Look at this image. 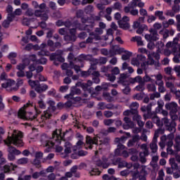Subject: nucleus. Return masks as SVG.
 <instances>
[{"label": "nucleus", "mask_w": 180, "mask_h": 180, "mask_svg": "<svg viewBox=\"0 0 180 180\" xmlns=\"http://www.w3.org/2000/svg\"><path fill=\"white\" fill-rule=\"evenodd\" d=\"M22 137H23V134L20 131H18L14 129L13 131L11 136H8V138L4 140L5 144L8 146L7 151L8 158L9 161H13L15 158V155H20L22 153L20 150L16 149V148L11 146V144H13L15 147H23L24 143L22 140Z\"/></svg>", "instance_id": "nucleus-1"}, {"label": "nucleus", "mask_w": 180, "mask_h": 180, "mask_svg": "<svg viewBox=\"0 0 180 180\" xmlns=\"http://www.w3.org/2000/svg\"><path fill=\"white\" fill-rule=\"evenodd\" d=\"M99 141H102L99 136H95L94 139L91 138V136H87L86 138V148H89V150H92V146L96 144V150L95 152V155H98V154H102V143H99Z\"/></svg>", "instance_id": "nucleus-2"}, {"label": "nucleus", "mask_w": 180, "mask_h": 180, "mask_svg": "<svg viewBox=\"0 0 180 180\" xmlns=\"http://www.w3.org/2000/svg\"><path fill=\"white\" fill-rule=\"evenodd\" d=\"M30 60L32 61H36V56L32 55L30 57V59L25 58L21 63L17 65L16 70H18L16 73L17 77L19 78H23V77H25V69L26 68L27 65L30 64Z\"/></svg>", "instance_id": "nucleus-3"}, {"label": "nucleus", "mask_w": 180, "mask_h": 180, "mask_svg": "<svg viewBox=\"0 0 180 180\" xmlns=\"http://www.w3.org/2000/svg\"><path fill=\"white\" fill-rule=\"evenodd\" d=\"M70 32L71 37L67 35L65 36V40L66 41H75V39H77V37H75V30L79 29V30H85V27L81 26V24L78 22H75L73 24H71L70 26Z\"/></svg>", "instance_id": "nucleus-4"}, {"label": "nucleus", "mask_w": 180, "mask_h": 180, "mask_svg": "<svg viewBox=\"0 0 180 180\" xmlns=\"http://www.w3.org/2000/svg\"><path fill=\"white\" fill-rule=\"evenodd\" d=\"M126 140H127V137L126 136H122L120 139H116V141H118V143H120L117 145V148L115 150V155H122L124 157V158H127V157H129V153L123 150L124 148V146L122 143H124Z\"/></svg>", "instance_id": "nucleus-5"}, {"label": "nucleus", "mask_w": 180, "mask_h": 180, "mask_svg": "<svg viewBox=\"0 0 180 180\" xmlns=\"http://www.w3.org/2000/svg\"><path fill=\"white\" fill-rule=\"evenodd\" d=\"M139 165L138 163H135L132 167L133 170H131L130 169H127L122 171L120 172V175H122V176H127V175H129V174H130L131 172L133 178H137V176H139Z\"/></svg>", "instance_id": "nucleus-6"}, {"label": "nucleus", "mask_w": 180, "mask_h": 180, "mask_svg": "<svg viewBox=\"0 0 180 180\" xmlns=\"http://www.w3.org/2000/svg\"><path fill=\"white\" fill-rule=\"evenodd\" d=\"M165 108L167 110H170V116L172 120H176V119H178V116L175 114L178 111V104H176V103H170L166 104Z\"/></svg>", "instance_id": "nucleus-7"}, {"label": "nucleus", "mask_w": 180, "mask_h": 180, "mask_svg": "<svg viewBox=\"0 0 180 180\" xmlns=\"http://www.w3.org/2000/svg\"><path fill=\"white\" fill-rule=\"evenodd\" d=\"M2 88L6 91H18V84L13 80L8 79L6 82L1 84Z\"/></svg>", "instance_id": "nucleus-8"}, {"label": "nucleus", "mask_w": 180, "mask_h": 180, "mask_svg": "<svg viewBox=\"0 0 180 180\" xmlns=\"http://www.w3.org/2000/svg\"><path fill=\"white\" fill-rule=\"evenodd\" d=\"M153 57H155L156 60H160V54L158 53H149L148 55V61L147 63H143L141 64V68L142 70H146L147 68V65H153L154 64V60L153 59Z\"/></svg>", "instance_id": "nucleus-9"}, {"label": "nucleus", "mask_w": 180, "mask_h": 180, "mask_svg": "<svg viewBox=\"0 0 180 180\" xmlns=\"http://www.w3.org/2000/svg\"><path fill=\"white\" fill-rule=\"evenodd\" d=\"M18 117L24 120H33L36 119V116L33 115L32 112H26L25 109L21 108L18 112Z\"/></svg>", "instance_id": "nucleus-10"}, {"label": "nucleus", "mask_w": 180, "mask_h": 180, "mask_svg": "<svg viewBox=\"0 0 180 180\" xmlns=\"http://www.w3.org/2000/svg\"><path fill=\"white\" fill-rule=\"evenodd\" d=\"M112 163L116 165V163H115V162H113V160H112V156L109 158L106 156H103L102 162L100 161V162H98L97 165L98 167H102L103 168H108L109 165H110V164Z\"/></svg>", "instance_id": "nucleus-11"}, {"label": "nucleus", "mask_w": 180, "mask_h": 180, "mask_svg": "<svg viewBox=\"0 0 180 180\" xmlns=\"http://www.w3.org/2000/svg\"><path fill=\"white\" fill-rule=\"evenodd\" d=\"M130 18L128 16L124 15L121 20L118 21V25L121 29L127 30L130 27Z\"/></svg>", "instance_id": "nucleus-12"}, {"label": "nucleus", "mask_w": 180, "mask_h": 180, "mask_svg": "<svg viewBox=\"0 0 180 180\" xmlns=\"http://www.w3.org/2000/svg\"><path fill=\"white\" fill-rule=\"evenodd\" d=\"M61 54H63V51H60L59 53H52L50 56V60L51 61H55L54 64L56 65H58V63H56V61H59V63H64L65 61V59L63 56H61Z\"/></svg>", "instance_id": "nucleus-13"}, {"label": "nucleus", "mask_w": 180, "mask_h": 180, "mask_svg": "<svg viewBox=\"0 0 180 180\" xmlns=\"http://www.w3.org/2000/svg\"><path fill=\"white\" fill-rule=\"evenodd\" d=\"M150 34H145V39L147 41H151V40L157 41L160 39V37L158 36V33H157V31L154 30H149Z\"/></svg>", "instance_id": "nucleus-14"}, {"label": "nucleus", "mask_w": 180, "mask_h": 180, "mask_svg": "<svg viewBox=\"0 0 180 180\" xmlns=\"http://www.w3.org/2000/svg\"><path fill=\"white\" fill-rule=\"evenodd\" d=\"M40 141L43 147H49V148L54 147V143L53 141H50L49 137H47L46 135H42L41 136Z\"/></svg>", "instance_id": "nucleus-15"}, {"label": "nucleus", "mask_w": 180, "mask_h": 180, "mask_svg": "<svg viewBox=\"0 0 180 180\" xmlns=\"http://www.w3.org/2000/svg\"><path fill=\"white\" fill-rule=\"evenodd\" d=\"M92 86V82L89 80L86 83L78 82L76 86H80L84 91H87L88 94H91V86Z\"/></svg>", "instance_id": "nucleus-16"}, {"label": "nucleus", "mask_w": 180, "mask_h": 180, "mask_svg": "<svg viewBox=\"0 0 180 180\" xmlns=\"http://www.w3.org/2000/svg\"><path fill=\"white\" fill-rule=\"evenodd\" d=\"M141 150H143V152L139 154L140 160L141 162L144 163L146 161V158L147 157V155H148V148H147V144H142L141 146Z\"/></svg>", "instance_id": "nucleus-17"}, {"label": "nucleus", "mask_w": 180, "mask_h": 180, "mask_svg": "<svg viewBox=\"0 0 180 180\" xmlns=\"http://www.w3.org/2000/svg\"><path fill=\"white\" fill-rule=\"evenodd\" d=\"M73 149L74 148H72V145H71L70 142H66L65 143V152L64 153L62 154V157H63V158L68 157V154H71V153H72ZM74 150H77V149H74Z\"/></svg>", "instance_id": "nucleus-18"}, {"label": "nucleus", "mask_w": 180, "mask_h": 180, "mask_svg": "<svg viewBox=\"0 0 180 180\" xmlns=\"http://www.w3.org/2000/svg\"><path fill=\"white\" fill-rule=\"evenodd\" d=\"M146 175H147V172H146V166L139 167L138 169V176L139 180H146Z\"/></svg>", "instance_id": "nucleus-19"}, {"label": "nucleus", "mask_w": 180, "mask_h": 180, "mask_svg": "<svg viewBox=\"0 0 180 180\" xmlns=\"http://www.w3.org/2000/svg\"><path fill=\"white\" fill-rule=\"evenodd\" d=\"M52 137L55 141H59L60 143L64 137V134L61 133V129H56L53 131Z\"/></svg>", "instance_id": "nucleus-20"}, {"label": "nucleus", "mask_w": 180, "mask_h": 180, "mask_svg": "<svg viewBox=\"0 0 180 180\" xmlns=\"http://www.w3.org/2000/svg\"><path fill=\"white\" fill-rule=\"evenodd\" d=\"M124 122H125V124H124L122 125V127L125 130H129V129H131V127H133L134 126V123L133 122H131L130 118H129L127 117H125L124 118Z\"/></svg>", "instance_id": "nucleus-21"}, {"label": "nucleus", "mask_w": 180, "mask_h": 180, "mask_svg": "<svg viewBox=\"0 0 180 180\" xmlns=\"http://www.w3.org/2000/svg\"><path fill=\"white\" fill-rule=\"evenodd\" d=\"M28 68L30 71L25 72V77H26L27 79H30V78L33 77V71L36 70V67L34 65H30Z\"/></svg>", "instance_id": "nucleus-22"}, {"label": "nucleus", "mask_w": 180, "mask_h": 180, "mask_svg": "<svg viewBox=\"0 0 180 180\" xmlns=\"http://www.w3.org/2000/svg\"><path fill=\"white\" fill-rule=\"evenodd\" d=\"M168 82H166V86L171 89L172 92H175V87H174V84L171 81H174L175 77L170 76L167 78Z\"/></svg>", "instance_id": "nucleus-23"}, {"label": "nucleus", "mask_w": 180, "mask_h": 180, "mask_svg": "<svg viewBox=\"0 0 180 180\" xmlns=\"http://www.w3.org/2000/svg\"><path fill=\"white\" fill-rule=\"evenodd\" d=\"M34 16L37 18H40L42 20H47V19H49V15H47L46 13L43 14V11L39 10L35 11Z\"/></svg>", "instance_id": "nucleus-24"}, {"label": "nucleus", "mask_w": 180, "mask_h": 180, "mask_svg": "<svg viewBox=\"0 0 180 180\" xmlns=\"http://www.w3.org/2000/svg\"><path fill=\"white\" fill-rule=\"evenodd\" d=\"M124 49L123 48H120L117 46H115L112 50L110 51L111 56H116V54H120V53H123Z\"/></svg>", "instance_id": "nucleus-25"}, {"label": "nucleus", "mask_w": 180, "mask_h": 180, "mask_svg": "<svg viewBox=\"0 0 180 180\" xmlns=\"http://www.w3.org/2000/svg\"><path fill=\"white\" fill-rule=\"evenodd\" d=\"M81 94V90L78 89H75V90H72L71 93L65 96V98H68V99H74V95H79Z\"/></svg>", "instance_id": "nucleus-26"}, {"label": "nucleus", "mask_w": 180, "mask_h": 180, "mask_svg": "<svg viewBox=\"0 0 180 180\" xmlns=\"http://www.w3.org/2000/svg\"><path fill=\"white\" fill-rule=\"evenodd\" d=\"M16 57H18V53H16V52H11L8 55V58L11 60V64H17L18 62L16 61V60H15Z\"/></svg>", "instance_id": "nucleus-27"}, {"label": "nucleus", "mask_w": 180, "mask_h": 180, "mask_svg": "<svg viewBox=\"0 0 180 180\" xmlns=\"http://www.w3.org/2000/svg\"><path fill=\"white\" fill-rule=\"evenodd\" d=\"M131 5L134 8H136V6H139V8H143L144 3H143L141 0H132Z\"/></svg>", "instance_id": "nucleus-28"}, {"label": "nucleus", "mask_w": 180, "mask_h": 180, "mask_svg": "<svg viewBox=\"0 0 180 180\" xmlns=\"http://www.w3.org/2000/svg\"><path fill=\"white\" fill-rule=\"evenodd\" d=\"M178 43V38H174L173 42L169 41L166 44V47L170 50L175 49L176 44Z\"/></svg>", "instance_id": "nucleus-29"}, {"label": "nucleus", "mask_w": 180, "mask_h": 180, "mask_svg": "<svg viewBox=\"0 0 180 180\" xmlns=\"http://www.w3.org/2000/svg\"><path fill=\"white\" fill-rule=\"evenodd\" d=\"M139 140H140V136L139 135L133 136L132 140H129L127 143L128 147H133V146H134L136 142L139 141Z\"/></svg>", "instance_id": "nucleus-30"}, {"label": "nucleus", "mask_w": 180, "mask_h": 180, "mask_svg": "<svg viewBox=\"0 0 180 180\" xmlns=\"http://www.w3.org/2000/svg\"><path fill=\"white\" fill-rule=\"evenodd\" d=\"M49 89V86L47 84H38V87L36 89V92L40 93V92H44L45 91H47Z\"/></svg>", "instance_id": "nucleus-31"}, {"label": "nucleus", "mask_w": 180, "mask_h": 180, "mask_svg": "<svg viewBox=\"0 0 180 180\" xmlns=\"http://www.w3.org/2000/svg\"><path fill=\"white\" fill-rule=\"evenodd\" d=\"M179 1H180L179 0L174 1L172 11L174 12V13H178V12H179V9H180Z\"/></svg>", "instance_id": "nucleus-32"}, {"label": "nucleus", "mask_w": 180, "mask_h": 180, "mask_svg": "<svg viewBox=\"0 0 180 180\" xmlns=\"http://www.w3.org/2000/svg\"><path fill=\"white\" fill-rule=\"evenodd\" d=\"M131 41H136L138 46H144V42L141 39V37L135 36L131 38Z\"/></svg>", "instance_id": "nucleus-33"}, {"label": "nucleus", "mask_w": 180, "mask_h": 180, "mask_svg": "<svg viewBox=\"0 0 180 180\" xmlns=\"http://www.w3.org/2000/svg\"><path fill=\"white\" fill-rule=\"evenodd\" d=\"M51 116V112H50V110H47L44 111V114L41 117V120L39 122H44L46 119H49Z\"/></svg>", "instance_id": "nucleus-34"}, {"label": "nucleus", "mask_w": 180, "mask_h": 180, "mask_svg": "<svg viewBox=\"0 0 180 180\" xmlns=\"http://www.w3.org/2000/svg\"><path fill=\"white\" fill-rule=\"evenodd\" d=\"M150 117H151L153 122H154V123L157 124V126H159V127L162 126V122H161L160 120V118L157 116V115L154 114V115Z\"/></svg>", "instance_id": "nucleus-35"}, {"label": "nucleus", "mask_w": 180, "mask_h": 180, "mask_svg": "<svg viewBox=\"0 0 180 180\" xmlns=\"http://www.w3.org/2000/svg\"><path fill=\"white\" fill-rule=\"evenodd\" d=\"M28 84H29V85H30L32 88H33V89H35V91H36V89L39 86V84L40 83H39V81H34V80L30 79V80L28 81Z\"/></svg>", "instance_id": "nucleus-36"}, {"label": "nucleus", "mask_w": 180, "mask_h": 180, "mask_svg": "<svg viewBox=\"0 0 180 180\" xmlns=\"http://www.w3.org/2000/svg\"><path fill=\"white\" fill-rule=\"evenodd\" d=\"M144 30H148V27L146 25H142L140 27H138L136 30V33L138 34H141L144 32Z\"/></svg>", "instance_id": "nucleus-37"}, {"label": "nucleus", "mask_w": 180, "mask_h": 180, "mask_svg": "<svg viewBox=\"0 0 180 180\" xmlns=\"http://www.w3.org/2000/svg\"><path fill=\"white\" fill-rule=\"evenodd\" d=\"M150 150H152V153H155L158 150L157 141L153 140L152 143H150Z\"/></svg>", "instance_id": "nucleus-38"}, {"label": "nucleus", "mask_w": 180, "mask_h": 180, "mask_svg": "<svg viewBox=\"0 0 180 180\" xmlns=\"http://www.w3.org/2000/svg\"><path fill=\"white\" fill-rule=\"evenodd\" d=\"M156 46H157L158 53H163L164 43H162V41H158Z\"/></svg>", "instance_id": "nucleus-39"}, {"label": "nucleus", "mask_w": 180, "mask_h": 180, "mask_svg": "<svg viewBox=\"0 0 180 180\" xmlns=\"http://www.w3.org/2000/svg\"><path fill=\"white\" fill-rule=\"evenodd\" d=\"M155 15L159 18L160 20H165V17L164 16V12L157 11L155 12Z\"/></svg>", "instance_id": "nucleus-40"}, {"label": "nucleus", "mask_w": 180, "mask_h": 180, "mask_svg": "<svg viewBox=\"0 0 180 180\" xmlns=\"http://www.w3.org/2000/svg\"><path fill=\"white\" fill-rule=\"evenodd\" d=\"M167 139H169V141L167 143L168 148H171L174 146V142L172 140L174 139V134L168 135Z\"/></svg>", "instance_id": "nucleus-41"}, {"label": "nucleus", "mask_w": 180, "mask_h": 180, "mask_svg": "<svg viewBox=\"0 0 180 180\" xmlns=\"http://www.w3.org/2000/svg\"><path fill=\"white\" fill-rule=\"evenodd\" d=\"M164 133V131L161 129H159L155 131V134L153 136V141H157V139H158L160 134H162Z\"/></svg>", "instance_id": "nucleus-42"}, {"label": "nucleus", "mask_w": 180, "mask_h": 180, "mask_svg": "<svg viewBox=\"0 0 180 180\" xmlns=\"http://www.w3.org/2000/svg\"><path fill=\"white\" fill-rule=\"evenodd\" d=\"M48 105H49V110H52V112L56 110V103L53 100H49L48 101Z\"/></svg>", "instance_id": "nucleus-43"}, {"label": "nucleus", "mask_w": 180, "mask_h": 180, "mask_svg": "<svg viewBox=\"0 0 180 180\" xmlns=\"http://www.w3.org/2000/svg\"><path fill=\"white\" fill-rule=\"evenodd\" d=\"M89 174L91 176L101 175V172L99 171V169L92 167L91 169L89 170Z\"/></svg>", "instance_id": "nucleus-44"}, {"label": "nucleus", "mask_w": 180, "mask_h": 180, "mask_svg": "<svg viewBox=\"0 0 180 180\" xmlns=\"http://www.w3.org/2000/svg\"><path fill=\"white\" fill-rule=\"evenodd\" d=\"M98 109H101V110H103V109H112V106L110 105H106L104 103H100L98 105Z\"/></svg>", "instance_id": "nucleus-45"}, {"label": "nucleus", "mask_w": 180, "mask_h": 180, "mask_svg": "<svg viewBox=\"0 0 180 180\" xmlns=\"http://www.w3.org/2000/svg\"><path fill=\"white\" fill-rule=\"evenodd\" d=\"M17 162L20 165H25L29 162V159H27V158H22L19 159Z\"/></svg>", "instance_id": "nucleus-46"}, {"label": "nucleus", "mask_w": 180, "mask_h": 180, "mask_svg": "<svg viewBox=\"0 0 180 180\" xmlns=\"http://www.w3.org/2000/svg\"><path fill=\"white\" fill-rule=\"evenodd\" d=\"M169 164L173 169H176V168H178V165L175 162L174 158L169 159Z\"/></svg>", "instance_id": "nucleus-47"}, {"label": "nucleus", "mask_w": 180, "mask_h": 180, "mask_svg": "<svg viewBox=\"0 0 180 180\" xmlns=\"http://www.w3.org/2000/svg\"><path fill=\"white\" fill-rule=\"evenodd\" d=\"M159 92L164 93L165 92V87H164V82H158Z\"/></svg>", "instance_id": "nucleus-48"}, {"label": "nucleus", "mask_w": 180, "mask_h": 180, "mask_svg": "<svg viewBox=\"0 0 180 180\" xmlns=\"http://www.w3.org/2000/svg\"><path fill=\"white\" fill-rule=\"evenodd\" d=\"M131 57V53L129 51H125V53L122 55V59L124 60H129Z\"/></svg>", "instance_id": "nucleus-49"}, {"label": "nucleus", "mask_w": 180, "mask_h": 180, "mask_svg": "<svg viewBox=\"0 0 180 180\" xmlns=\"http://www.w3.org/2000/svg\"><path fill=\"white\" fill-rule=\"evenodd\" d=\"M131 110L134 111L136 113L137 109H139V103H132L130 105Z\"/></svg>", "instance_id": "nucleus-50"}, {"label": "nucleus", "mask_w": 180, "mask_h": 180, "mask_svg": "<svg viewBox=\"0 0 180 180\" xmlns=\"http://www.w3.org/2000/svg\"><path fill=\"white\" fill-rule=\"evenodd\" d=\"M117 161L119 162L118 167L119 168H123L124 167H127V162L125 161H121L120 159H117Z\"/></svg>", "instance_id": "nucleus-51"}, {"label": "nucleus", "mask_w": 180, "mask_h": 180, "mask_svg": "<svg viewBox=\"0 0 180 180\" xmlns=\"http://www.w3.org/2000/svg\"><path fill=\"white\" fill-rule=\"evenodd\" d=\"M134 8L131 4H129L128 6L124 7V11L125 13H131V10Z\"/></svg>", "instance_id": "nucleus-52"}, {"label": "nucleus", "mask_w": 180, "mask_h": 180, "mask_svg": "<svg viewBox=\"0 0 180 180\" xmlns=\"http://www.w3.org/2000/svg\"><path fill=\"white\" fill-rule=\"evenodd\" d=\"M148 91H150V92H155L157 91V87H155V84H148Z\"/></svg>", "instance_id": "nucleus-53"}, {"label": "nucleus", "mask_w": 180, "mask_h": 180, "mask_svg": "<svg viewBox=\"0 0 180 180\" xmlns=\"http://www.w3.org/2000/svg\"><path fill=\"white\" fill-rule=\"evenodd\" d=\"M158 177L157 180H164V176H165V173H164V170H160L158 173Z\"/></svg>", "instance_id": "nucleus-54"}, {"label": "nucleus", "mask_w": 180, "mask_h": 180, "mask_svg": "<svg viewBox=\"0 0 180 180\" xmlns=\"http://www.w3.org/2000/svg\"><path fill=\"white\" fill-rule=\"evenodd\" d=\"M155 77L156 78V82H155L156 85H157V83L158 82H162V75L161 74L155 75Z\"/></svg>", "instance_id": "nucleus-55"}, {"label": "nucleus", "mask_w": 180, "mask_h": 180, "mask_svg": "<svg viewBox=\"0 0 180 180\" xmlns=\"http://www.w3.org/2000/svg\"><path fill=\"white\" fill-rule=\"evenodd\" d=\"M172 51H174L166 48L165 50L163 49V52H162L161 53L165 54V56H171V53H172Z\"/></svg>", "instance_id": "nucleus-56"}, {"label": "nucleus", "mask_w": 180, "mask_h": 180, "mask_svg": "<svg viewBox=\"0 0 180 180\" xmlns=\"http://www.w3.org/2000/svg\"><path fill=\"white\" fill-rule=\"evenodd\" d=\"M115 122V120L112 119L105 120L103 121V123L105 126H110V124H112V123Z\"/></svg>", "instance_id": "nucleus-57"}, {"label": "nucleus", "mask_w": 180, "mask_h": 180, "mask_svg": "<svg viewBox=\"0 0 180 180\" xmlns=\"http://www.w3.org/2000/svg\"><path fill=\"white\" fill-rule=\"evenodd\" d=\"M113 9H117V11H120V9H122V4L117 2L115 3L113 6H112Z\"/></svg>", "instance_id": "nucleus-58"}, {"label": "nucleus", "mask_w": 180, "mask_h": 180, "mask_svg": "<svg viewBox=\"0 0 180 180\" xmlns=\"http://www.w3.org/2000/svg\"><path fill=\"white\" fill-rule=\"evenodd\" d=\"M84 147V141L82 139L79 140L76 143V148H82Z\"/></svg>", "instance_id": "nucleus-59"}, {"label": "nucleus", "mask_w": 180, "mask_h": 180, "mask_svg": "<svg viewBox=\"0 0 180 180\" xmlns=\"http://www.w3.org/2000/svg\"><path fill=\"white\" fill-rule=\"evenodd\" d=\"M135 91H144V84H143V83H141L139 85L136 86L135 87Z\"/></svg>", "instance_id": "nucleus-60"}, {"label": "nucleus", "mask_w": 180, "mask_h": 180, "mask_svg": "<svg viewBox=\"0 0 180 180\" xmlns=\"http://www.w3.org/2000/svg\"><path fill=\"white\" fill-rule=\"evenodd\" d=\"M112 73L114 74V75H117L120 74V70H119V68L115 67L112 70Z\"/></svg>", "instance_id": "nucleus-61"}, {"label": "nucleus", "mask_w": 180, "mask_h": 180, "mask_svg": "<svg viewBox=\"0 0 180 180\" xmlns=\"http://www.w3.org/2000/svg\"><path fill=\"white\" fill-rule=\"evenodd\" d=\"M135 82H138L139 84H144L143 78H141V77L140 76H137L135 77Z\"/></svg>", "instance_id": "nucleus-62"}, {"label": "nucleus", "mask_w": 180, "mask_h": 180, "mask_svg": "<svg viewBox=\"0 0 180 180\" xmlns=\"http://www.w3.org/2000/svg\"><path fill=\"white\" fill-rule=\"evenodd\" d=\"M139 13L141 16H147L148 15L147 10H146L144 8H141L139 10Z\"/></svg>", "instance_id": "nucleus-63"}, {"label": "nucleus", "mask_w": 180, "mask_h": 180, "mask_svg": "<svg viewBox=\"0 0 180 180\" xmlns=\"http://www.w3.org/2000/svg\"><path fill=\"white\" fill-rule=\"evenodd\" d=\"M25 15H27V16H33V10L32 8H27Z\"/></svg>", "instance_id": "nucleus-64"}]
</instances>
